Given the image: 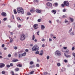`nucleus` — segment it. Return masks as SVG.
<instances>
[{"label": "nucleus", "instance_id": "f257e3e1", "mask_svg": "<svg viewBox=\"0 0 75 75\" xmlns=\"http://www.w3.org/2000/svg\"><path fill=\"white\" fill-rule=\"evenodd\" d=\"M17 11L18 13H21L22 14H24V9L21 7H18L17 8Z\"/></svg>", "mask_w": 75, "mask_h": 75}, {"label": "nucleus", "instance_id": "f03ea898", "mask_svg": "<svg viewBox=\"0 0 75 75\" xmlns=\"http://www.w3.org/2000/svg\"><path fill=\"white\" fill-rule=\"evenodd\" d=\"M39 47L37 46H34L32 48V51H38L39 50Z\"/></svg>", "mask_w": 75, "mask_h": 75}, {"label": "nucleus", "instance_id": "7ed1b4c3", "mask_svg": "<svg viewBox=\"0 0 75 75\" xmlns=\"http://www.w3.org/2000/svg\"><path fill=\"white\" fill-rule=\"evenodd\" d=\"M55 55H58L59 56H60L61 55V51L59 50H57L54 53Z\"/></svg>", "mask_w": 75, "mask_h": 75}, {"label": "nucleus", "instance_id": "20e7f679", "mask_svg": "<svg viewBox=\"0 0 75 75\" xmlns=\"http://www.w3.org/2000/svg\"><path fill=\"white\" fill-rule=\"evenodd\" d=\"M25 39V35L24 34L22 35H21V37L20 40L21 41H24Z\"/></svg>", "mask_w": 75, "mask_h": 75}, {"label": "nucleus", "instance_id": "39448f33", "mask_svg": "<svg viewBox=\"0 0 75 75\" xmlns=\"http://www.w3.org/2000/svg\"><path fill=\"white\" fill-rule=\"evenodd\" d=\"M64 4L66 6H69V2L68 1H64Z\"/></svg>", "mask_w": 75, "mask_h": 75}, {"label": "nucleus", "instance_id": "423d86ee", "mask_svg": "<svg viewBox=\"0 0 75 75\" xmlns=\"http://www.w3.org/2000/svg\"><path fill=\"white\" fill-rule=\"evenodd\" d=\"M47 6L48 7H52V4L50 2H47L46 3Z\"/></svg>", "mask_w": 75, "mask_h": 75}, {"label": "nucleus", "instance_id": "0eeeda50", "mask_svg": "<svg viewBox=\"0 0 75 75\" xmlns=\"http://www.w3.org/2000/svg\"><path fill=\"white\" fill-rule=\"evenodd\" d=\"M38 25L37 24H35L33 25V28L34 29L37 30V28H38Z\"/></svg>", "mask_w": 75, "mask_h": 75}, {"label": "nucleus", "instance_id": "6e6552de", "mask_svg": "<svg viewBox=\"0 0 75 75\" xmlns=\"http://www.w3.org/2000/svg\"><path fill=\"white\" fill-rule=\"evenodd\" d=\"M42 11V10H40L38 9H37L35 10L36 12L38 13H41Z\"/></svg>", "mask_w": 75, "mask_h": 75}, {"label": "nucleus", "instance_id": "1a4fd4ad", "mask_svg": "<svg viewBox=\"0 0 75 75\" xmlns=\"http://www.w3.org/2000/svg\"><path fill=\"white\" fill-rule=\"evenodd\" d=\"M5 66V64L3 63L0 64V68H3Z\"/></svg>", "mask_w": 75, "mask_h": 75}, {"label": "nucleus", "instance_id": "9d476101", "mask_svg": "<svg viewBox=\"0 0 75 75\" xmlns=\"http://www.w3.org/2000/svg\"><path fill=\"white\" fill-rule=\"evenodd\" d=\"M64 56L66 57V58H71V56L70 55H67V54L66 53H64Z\"/></svg>", "mask_w": 75, "mask_h": 75}, {"label": "nucleus", "instance_id": "9b49d317", "mask_svg": "<svg viewBox=\"0 0 75 75\" xmlns=\"http://www.w3.org/2000/svg\"><path fill=\"white\" fill-rule=\"evenodd\" d=\"M51 12L54 14H56V13H57V11L55 10H52Z\"/></svg>", "mask_w": 75, "mask_h": 75}, {"label": "nucleus", "instance_id": "f8f14e48", "mask_svg": "<svg viewBox=\"0 0 75 75\" xmlns=\"http://www.w3.org/2000/svg\"><path fill=\"white\" fill-rule=\"evenodd\" d=\"M1 14L2 16H7V14H6V13L4 12H2Z\"/></svg>", "mask_w": 75, "mask_h": 75}, {"label": "nucleus", "instance_id": "ddd939ff", "mask_svg": "<svg viewBox=\"0 0 75 75\" xmlns=\"http://www.w3.org/2000/svg\"><path fill=\"white\" fill-rule=\"evenodd\" d=\"M9 38L10 39V42H12L13 41V39L11 38V37H9Z\"/></svg>", "mask_w": 75, "mask_h": 75}, {"label": "nucleus", "instance_id": "4468645a", "mask_svg": "<svg viewBox=\"0 0 75 75\" xmlns=\"http://www.w3.org/2000/svg\"><path fill=\"white\" fill-rule=\"evenodd\" d=\"M44 53L43 52V50H41V51H40V54H39V55H41V56H42V54H43V53Z\"/></svg>", "mask_w": 75, "mask_h": 75}, {"label": "nucleus", "instance_id": "2eb2a0df", "mask_svg": "<svg viewBox=\"0 0 75 75\" xmlns=\"http://www.w3.org/2000/svg\"><path fill=\"white\" fill-rule=\"evenodd\" d=\"M41 29H42V30H44V29L45 28V26H44V25H41Z\"/></svg>", "mask_w": 75, "mask_h": 75}, {"label": "nucleus", "instance_id": "dca6fc26", "mask_svg": "<svg viewBox=\"0 0 75 75\" xmlns=\"http://www.w3.org/2000/svg\"><path fill=\"white\" fill-rule=\"evenodd\" d=\"M64 52H65L66 53H67V54H69V50L67 49V50H66Z\"/></svg>", "mask_w": 75, "mask_h": 75}, {"label": "nucleus", "instance_id": "f3484780", "mask_svg": "<svg viewBox=\"0 0 75 75\" xmlns=\"http://www.w3.org/2000/svg\"><path fill=\"white\" fill-rule=\"evenodd\" d=\"M30 11L31 13H34L35 12V10L34 9H32L30 10Z\"/></svg>", "mask_w": 75, "mask_h": 75}, {"label": "nucleus", "instance_id": "a211bd4d", "mask_svg": "<svg viewBox=\"0 0 75 75\" xmlns=\"http://www.w3.org/2000/svg\"><path fill=\"white\" fill-rule=\"evenodd\" d=\"M17 67H22V65L21 64H19L17 65Z\"/></svg>", "mask_w": 75, "mask_h": 75}, {"label": "nucleus", "instance_id": "6ab92c4d", "mask_svg": "<svg viewBox=\"0 0 75 75\" xmlns=\"http://www.w3.org/2000/svg\"><path fill=\"white\" fill-rule=\"evenodd\" d=\"M35 35H33L32 36V40H33V41H34V39H35Z\"/></svg>", "mask_w": 75, "mask_h": 75}, {"label": "nucleus", "instance_id": "aec40b11", "mask_svg": "<svg viewBox=\"0 0 75 75\" xmlns=\"http://www.w3.org/2000/svg\"><path fill=\"white\" fill-rule=\"evenodd\" d=\"M22 57H25V55H26V53L25 52L23 53L22 54Z\"/></svg>", "mask_w": 75, "mask_h": 75}, {"label": "nucleus", "instance_id": "412c9836", "mask_svg": "<svg viewBox=\"0 0 75 75\" xmlns=\"http://www.w3.org/2000/svg\"><path fill=\"white\" fill-rule=\"evenodd\" d=\"M70 19L71 23H72V22H74V19L72 18H70Z\"/></svg>", "mask_w": 75, "mask_h": 75}, {"label": "nucleus", "instance_id": "4be33fe9", "mask_svg": "<svg viewBox=\"0 0 75 75\" xmlns=\"http://www.w3.org/2000/svg\"><path fill=\"white\" fill-rule=\"evenodd\" d=\"M22 57H23V56H22V54H19V55H18L19 58H21Z\"/></svg>", "mask_w": 75, "mask_h": 75}, {"label": "nucleus", "instance_id": "5701e85b", "mask_svg": "<svg viewBox=\"0 0 75 75\" xmlns=\"http://www.w3.org/2000/svg\"><path fill=\"white\" fill-rule=\"evenodd\" d=\"M54 4L55 5V6L56 7H57L58 6V3H55Z\"/></svg>", "mask_w": 75, "mask_h": 75}, {"label": "nucleus", "instance_id": "b1692460", "mask_svg": "<svg viewBox=\"0 0 75 75\" xmlns=\"http://www.w3.org/2000/svg\"><path fill=\"white\" fill-rule=\"evenodd\" d=\"M13 12L14 13V14H17V11H16V10L14 9L13 10Z\"/></svg>", "mask_w": 75, "mask_h": 75}, {"label": "nucleus", "instance_id": "393cba45", "mask_svg": "<svg viewBox=\"0 0 75 75\" xmlns=\"http://www.w3.org/2000/svg\"><path fill=\"white\" fill-rule=\"evenodd\" d=\"M15 70L16 71H19V68H16L15 69Z\"/></svg>", "mask_w": 75, "mask_h": 75}, {"label": "nucleus", "instance_id": "a878e982", "mask_svg": "<svg viewBox=\"0 0 75 75\" xmlns=\"http://www.w3.org/2000/svg\"><path fill=\"white\" fill-rule=\"evenodd\" d=\"M13 62H17V61H18V60L17 59H16L14 60H13Z\"/></svg>", "mask_w": 75, "mask_h": 75}, {"label": "nucleus", "instance_id": "bb28decb", "mask_svg": "<svg viewBox=\"0 0 75 75\" xmlns=\"http://www.w3.org/2000/svg\"><path fill=\"white\" fill-rule=\"evenodd\" d=\"M57 65L58 67H60V66H61V64H60V63H58L57 64Z\"/></svg>", "mask_w": 75, "mask_h": 75}, {"label": "nucleus", "instance_id": "cd10ccee", "mask_svg": "<svg viewBox=\"0 0 75 75\" xmlns=\"http://www.w3.org/2000/svg\"><path fill=\"white\" fill-rule=\"evenodd\" d=\"M70 35H74V32H72L71 33H70Z\"/></svg>", "mask_w": 75, "mask_h": 75}, {"label": "nucleus", "instance_id": "c85d7f7f", "mask_svg": "<svg viewBox=\"0 0 75 75\" xmlns=\"http://www.w3.org/2000/svg\"><path fill=\"white\" fill-rule=\"evenodd\" d=\"M34 72V71H33L30 73V74H33Z\"/></svg>", "mask_w": 75, "mask_h": 75}, {"label": "nucleus", "instance_id": "c756f323", "mask_svg": "<svg viewBox=\"0 0 75 75\" xmlns=\"http://www.w3.org/2000/svg\"><path fill=\"white\" fill-rule=\"evenodd\" d=\"M64 62L65 63H67V62H68V60L67 59H64Z\"/></svg>", "mask_w": 75, "mask_h": 75}, {"label": "nucleus", "instance_id": "7c9ffc66", "mask_svg": "<svg viewBox=\"0 0 75 75\" xmlns=\"http://www.w3.org/2000/svg\"><path fill=\"white\" fill-rule=\"evenodd\" d=\"M13 64L12 63H11L10 64V66L11 67H13Z\"/></svg>", "mask_w": 75, "mask_h": 75}, {"label": "nucleus", "instance_id": "2f4dec72", "mask_svg": "<svg viewBox=\"0 0 75 75\" xmlns=\"http://www.w3.org/2000/svg\"><path fill=\"white\" fill-rule=\"evenodd\" d=\"M40 33V31H37V35H40L39 34H38V33Z\"/></svg>", "mask_w": 75, "mask_h": 75}, {"label": "nucleus", "instance_id": "473e14b6", "mask_svg": "<svg viewBox=\"0 0 75 75\" xmlns=\"http://www.w3.org/2000/svg\"><path fill=\"white\" fill-rule=\"evenodd\" d=\"M1 73L2 74H5V71H2Z\"/></svg>", "mask_w": 75, "mask_h": 75}, {"label": "nucleus", "instance_id": "72a5a7b5", "mask_svg": "<svg viewBox=\"0 0 75 75\" xmlns=\"http://www.w3.org/2000/svg\"><path fill=\"white\" fill-rule=\"evenodd\" d=\"M63 48L64 49V50H67V48H68L67 47H63Z\"/></svg>", "mask_w": 75, "mask_h": 75}, {"label": "nucleus", "instance_id": "f704fd0d", "mask_svg": "<svg viewBox=\"0 0 75 75\" xmlns=\"http://www.w3.org/2000/svg\"><path fill=\"white\" fill-rule=\"evenodd\" d=\"M27 14L28 15V16H30L31 14V13H30V12H28Z\"/></svg>", "mask_w": 75, "mask_h": 75}, {"label": "nucleus", "instance_id": "c9c22d12", "mask_svg": "<svg viewBox=\"0 0 75 75\" xmlns=\"http://www.w3.org/2000/svg\"><path fill=\"white\" fill-rule=\"evenodd\" d=\"M65 49H64V48H63L62 49V52H65Z\"/></svg>", "mask_w": 75, "mask_h": 75}, {"label": "nucleus", "instance_id": "e433bc0d", "mask_svg": "<svg viewBox=\"0 0 75 75\" xmlns=\"http://www.w3.org/2000/svg\"><path fill=\"white\" fill-rule=\"evenodd\" d=\"M41 19H38V22H41Z\"/></svg>", "mask_w": 75, "mask_h": 75}, {"label": "nucleus", "instance_id": "4c0bfd02", "mask_svg": "<svg viewBox=\"0 0 75 75\" xmlns=\"http://www.w3.org/2000/svg\"><path fill=\"white\" fill-rule=\"evenodd\" d=\"M6 67L7 68H10V66L8 64L6 65Z\"/></svg>", "mask_w": 75, "mask_h": 75}, {"label": "nucleus", "instance_id": "58836bf2", "mask_svg": "<svg viewBox=\"0 0 75 75\" xmlns=\"http://www.w3.org/2000/svg\"><path fill=\"white\" fill-rule=\"evenodd\" d=\"M30 65H33V62H30Z\"/></svg>", "mask_w": 75, "mask_h": 75}, {"label": "nucleus", "instance_id": "ea45409f", "mask_svg": "<svg viewBox=\"0 0 75 75\" xmlns=\"http://www.w3.org/2000/svg\"><path fill=\"white\" fill-rule=\"evenodd\" d=\"M36 67H40V65H39V64H38L36 65Z\"/></svg>", "mask_w": 75, "mask_h": 75}, {"label": "nucleus", "instance_id": "a19ab883", "mask_svg": "<svg viewBox=\"0 0 75 75\" xmlns=\"http://www.w3.org/2000/svg\"><path fill=\"white\" fill-rule=\"evenodd\" d=\"M15 57H17V53H15Z\"/></svg>", "mask_w": 75, "mask_h": 75}, {"label": "nucleus", "instance_id": "79ce46f5", "mask_svg": "<svg viewBox=\"0 0 75 75\" xmlns=\"http://www.w3.org/2000/svg\"><path fill=\"white\" fill-rule=\"evenodd\" d=\"M14 16L12 15V19H14Z\"/></svg>", "mask_w": 75, "mask_h": 75}, {"label": "nucleus", "instance_id": "37998d69", "mask_svg": "<svg viewBox=\"0 0 75 75\" xmlns=\"http://www.w3.org/2000/svg\"><path fill=\"white\" fill-rule=\"evenodd\" d=\"M63 12H65L66 11V9H64L62 11Z\"/></svg>", "mask_w": 75, "mask_h": 75}, {"label": "nucleus", "instance_id": "c03bdc74", "mask_svg": "<svg viewBox=\"0 0 75 75\" xmlns=\"http://www.w3.org/2000/svg\"><path fill=\"white\" fill-rule=\"evenodd\" d=\"M4 21H6V20H7V18H4L3 19Z\"/></svg>", "mask_w": 75, "mask_h": 75}, {"label": "nucleus", "instance_id": "a18cd8bd", "mask_svg": "<svg viewBox=\"0 0 75 75\" xmlns=\"http://www.w3.org/2000/svg\"><path fill=\"white\" fill-rule=\"evenodd\" d=\"M65 5L64 4H62V7H65Z\"/></svg>", "mask_w": 75, "mask_h": 75}, {"label": "nucleus", "instance_id": "49530a36", "mask_svg": "<svg viewBox=\"0 0 75 75\" xmlns=\"http://www.w3.org/2000/svg\"><path fill=\"white\" fill-rule=\"evenodd\" d=\"M63 18H67V17L65 15H63Z\"/></svg>", "mask_w": 75, "mask_h": 75}, {"label": "nucleus", "instance_id": "de8ad7c7", "mask_svg": "<svg viewBox=\"0 0 75 75\" xmlns=\"http://www.w3.org/2000/svg\"><path fill=\"white\" fill-rule=\"evenodd\" d=\"M21 27V25H18V28H20Z\"/></svg>", "mask_w": 75, "mask_h": 75}, {"label": "nucleus", "instance_id": "09e8293b", "mask_svg": "<svg viewBox=\"0 0 75 75\" xmlns=\"http://www.w3.org/2000/svg\"><path fill=\"white\" fill-rule=\"evenodd\" d=\"M17 48H18L16 46L14 47L15 50H17Z\"/></svg>", "mask_w": 75, "mask_h": 75}, {"label": "nucleus", "instance_id": "8fccbe9b", "mask_svg": "<svg viewBox=\"0 0 75 75\" xmlns=\"http://www.w3.org/2000/svg\"><path fill=\"white\" fill-rule=\"evenodd\" d=\"M8 57H11V55L10 54H9L8 55Z\"/></svg>", "mask_w": 75, "mask_h": 75}, {"label": "nucleus", "instance_id": "3c124183", "mask_svg": "<svg viewBox=\"0 0 75 75\" xmlns=\"http://www.w3.org/2000/svg\"><path fill=\"white\" fill-rule=\"evenodd\" d=\"M74 50H75V47H73L72 48V51H74Z\"/></svg>", "mask_w": 75, "mask_h": 75}, {"label": "nucleus", "instance_id": "603ef678", "mask_svg": "<svg viewBox=\"0 0 75 75\" xmlns=\"http://www.w3.org/2000/svg\"><path fill=\"white\" fill-rule=\"evenodd\" d=\"M50 59V56H47V59Z\"/></svg>", "mask_w": 75, "mask_h": 75}, {"label": "nucleus", "instance_id": "864d4df0", "mask_svg": "<svg viewBox=\"0 0 75 75\" xmlns=\"http://www.w3.org/2000/svg\"><path fill=\"white\" fill-rule=\"evenodd\" d=\"M35 53L36 54H39V52H36Z\"/></svg>", "mask_w": 75, "mask_h": 75}, {"label": "nucleus", "instance_id": "5fc2aeb1", "mask_svg": "<svg viewBox=\"0 0 75 75\" xmlns=\"http://www.w3.org/2000/svg\"><path fill=\"white\" fill-rule=\"evenodd\" d=\"M4 46H5V45L4 44H3L2 45V47L3 48L4 47Z\"/></svg>", "mask_w": 75, "mask_h": 75}, {"label": "nucleus", "instance_id": "6e6d98bb", "mask_svg": "<svg viewBox=\"0 0 75 75\" xmlns=\"http://www.w3.org/2000/svg\"><path fill=\"white\" fill-rule=\"evenodd\" d=\"M10 34H11V35H13V32H11Z\"/></svg>", "mask_w": 75, "mask_h": 75}, {"label": "nucleus", "instance_id": "4d7b16f0", "mask_svg": "<svg viewBox=\"0 0 75 75\" xmlns=\"http://www.w3.org/2000/svg\"><path fill=\"white\" fill-rule=\"evenodd\" d=\"M22 52H22V51H20V52H18V53H19V54H21V53H22Z\"/></svg>", "mask_w": 75, "mask_h": 75}, {"label": "nucleus", "instance_id": "13d9d810", "mask_svg": "<svg viewBox=\"0 0 75 75\" xmlns=\"http://www.w3.org/2000/svg\"><path fill=\"white\" fill-rule=\"evenodd\" d=\"M25 51L26 52H27L28 51V50L27 49H26L25 50Z\"/></svg>", "mask_w": 75, "mask_h": 75}, {"label": "nucleus", "instance_id": "bf43d9fd", "mask_svg": "<svg viewBox=\"0 0 75 75\" xmlns=\"http://www.w3.org/2000/svg\"><path fill=\"white\" fill-rule=\"evenodd\" d=\"M42 41H45V39H42Z\"/></svg>", "mask_w": 75, "mask_h": 75}, {"label": "nucleus", "instance_id": "052dcab7", "mask_svg": "<svg viewBox=\"0 0 75 75\" xmlns=\"http://www.w3.org/2000/svg\"><path fill=\"white\" fill-rule=\"evenodd\" d=\"M42 47H45V45H44V44L42 45Z\"/></svg>", "mask_w": 75, "mask_h": 75}, {"label": "nucleus", "instance_id": "680f3d73", "mask_svg": "<svg viewBox=\"0 0 75 75\" xmlns=\"http://www.w3.org/2000/svg\"><path fill=\"white\" fill-rule=\"evenodd\" d=\"M49 23H50V24H51V23H52V22H51V21H49Z\"/></svg>", "mask_w": 75, "mask_h": 75}, {"label": "nucleus", "instance_id": "e2e57ef3", "mask_svg": "<svg viewBox=\"0 0 75 75\" xmlns=\"http://www.w3.org/2000/svg\"><path fill=\"white\" fill-rule=\"evenodd\" d=\"M48 74V73H47V72H45L44 73V74H45V75H46V74Z\"/></svg>", "mask_w": 75, "mask_h": 75}, {"label": "nucleus", "instance_id": "0e129e2a", "mask_svg": "<svg viewBox=\"0 0 75 75\" xmlns=\"http://www.w3.org/2000/svg\"><path fill=\"white\" fill-rule=\"evenodd\" d=\"M72 28H71V29L69 30V32H71V31H72Z\"/></svg>", "mask_w": 75, "mask_h": 75}, {"label": "nucleus", "instance_id": "69168bd1", "mask_svg": "<svg viewBox=\"0 0 75 75\" xmlns=\"http://www.w3.org/2000/svg\"><path fill=\"white\" fill-rule=\"evenodd\" d=\"M34 41L35 42H37V40L36 39H35L34 40Z\"/></svg>", "mask_w": 75, "mask_h": 75}, {"label": "nucleus", "instance_id": "338daca9", "mask_svg": "<svg viewBox=\"0 0 75 75\" xmlns=\"http://www.w3.org/2000/svg\"><path fill=\"white\" fill-rule=\"evenodd\" d=\"M68 21H66V19L65 20V23H68Z\"/></svg>", "mask_w": 75, "mask_h": 75}, {"label": "nucleus", "instance_id": "774afa93", "mask_svg": "<svg viewBox=\"0 0 75 75\" xmlns=\"http://www.w3.org/2000/svg\"><path fill=\"white\" fill-rule=\"evenodd\" d=\"M50 41H52V39L50 38L49 39Z\"/></svg>", "mask_w": 75, "mask_h": 75}]
</instances>
